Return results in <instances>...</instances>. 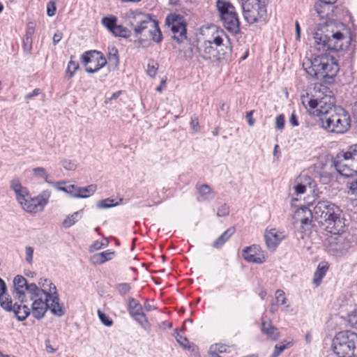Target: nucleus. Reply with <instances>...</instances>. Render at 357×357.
Returning <instances> with one entry per match:
<instances>
[{
    "instance_id": "16",
    "label": "nucleus",
    "mask_w": 357,
    "mask_h": 357,
    "mask_svg": "<svg viewBox=\"0 0 357 357\" xmlns=\"http://www.w3.org/2000/svg\"><path fill=\"white\" fill-rule=\"evenodd\" d=\"M312 218H313V211L307 208L297 209L293 217L294 227L298 230L301 229V234L310 231Z\"/></svg>"
},
{
    "instance_id": "35",
    "label": "nucleus",
    "mask_w": 357,
    "mask_h": 357,
    "mask_svg": "<svg viewBox=\"0 0 357 357\" xmlns=\"http://www.w3.org/2000/svg\"><path fill=\"white\" fill-rule=\"evenodd\" d=\"M158 69V64L153 60H150L148 63L146 73L149 76L153 77L155 76Z\"/></svg>"
},
{
    "instance_id": "27",
    "label": "nucleus",
    "mask_w": 357,
    "mask_h": 357,
    "mask_svg": "<svg viewBox=\"0 0 357 357\" xmlns=\"http://www.w3.org/2000/svg\"><path fill=\"white\" fill-rule=\"evenodd\" d=\"M13 305L12 299L8 292L3 294H0V305L4 310L11 312L13 310Z\"/></svg>"
},
{
    "instance_id": "57",
    "label": "nucleus",
    "mask_w": 357,
    "mask_h": 357,
    "mask_svg": "<svg viewBox=\"0 0 357 357\" xmlns=\"http://www.w3.org/2000/svg\"><path fill=\"white\" fill-rule=\"evenodd\" d=\"M24 48H26L28 47V50L30 51L31 48V44H32V38L29 37H24Z\"/></svg>"
},
{
    "instance_id": "14",
    "label": "nucleus",
    "mask_w": 357,
    "mask_h": 357,
    "mask_svg": "<svg viewBox=\"0 0 357 357\" xmlns=\"http://www.w3.org/2000/svg\"><path fill=\"white\" fill-rule=\"evenodd\" d=\"M82 61L86 66V71L89 73H94L102 68L107 63L106 59L102 54L96 50L86 52L82 56Z\"/></svg>"
},
{
    "instance_id": "24",
    "label": "nucleus",
    "mask_w": 357,
    "mask_h": 357,
    "mask_svg": "<svg viewBox=\"0 0 357 357\" xmlns=\"http://www.w3.org/2000/svg\"><path fill=\"white\" fill-rule=\"evenodd\" d=\"M303 181L305 183H298L295 186L296 195L303 194L306 191L307 188L310 191H314L313 188L315 187V183L310 176H305Z\"/></svg>"
},
{
    "instance_id": "19",
    "label": "nucleus",
    "mask_w": 357,
    "mask_h": 357,
    "mask_svg": "<svg viewBox=\"0 0 357 357\" xmlns=\"http://www.w3.org/2000/svg\"><path fill=\"white\" fill-rule=\"evenodd\" d=\"M284 238V236L282 233L278 232L275 229L266 231L264 234L266 246L271 251L275 250L280 242Z\"/></svg>"
},
{
    "instance_id": "13",
    "label": "nucleus",
    "mask_w": 357,
    "mask_h": 357,
    "mask_svg": "<svg viewBox=\"0 0 357 357\" xmlns=\"http://www.w3.org/2000/svg\"><path fill=\"white\" fill-rule=\"evenodd\" d=\"M129 24L133 26L135 37L144 36L148 38L147 33L152 29L155 21L151 16L142 13H130Z\"/></svg>"
},
{
    "instance_id": "20",
    "label": "nucleus",
    "mask_w": 357,
    "mask_h": 357,
    "mask_svg": "<svg viewBox=\"0 0 357 357\" xmlns=\"http://www.w3.org/2000/svg\"><path fill=\"white\" fill-rule=\"evenodd\" d=\"M26 303H21L20 305L17 303H15L13 305V310L11 312H14L16 318L19 321H24L30 314H32V310H31Z\"/></svg>"
},
{
    "instance_id": "38",
    "label": "nucleus",
    "mask_w": 357,
    "mask_h": 357,
    "mask_svg": "<svg viewBox=\"0 0 357 357\" xmlns=\"http://www.w3.org/2000/svg\"><path fill=\"white\" fill-rule=\"evenodd\" d=\"M33 248L31 246L25 247V261L29 265H32L33 262Z\"/></svg>"
},
{
    "instance_id": "7",
    "label": "nucleus",
    "mask_w": 357,
    "mask_h": 357,
    "mask_svg": "<svg viewBox=\"0 0 357 357\" xmlns=\"http://www.w3.org/2000/svg\"><path fill=\"white\" fill-rule=\"evenodd\" d=\"M10 188L15 192V198L22 208L27 213L42 211L48 204L51 191L45 190L38 196L31 197L26 188L23 187L18 178L10 181Z\"/></svg>"
},
{
    "instance_id": "28",
    "label": "nucleus",
    "mask_w": 357,
    "mask_h": 357,
    "mask_svg": "<svg viewBox=\"0 0 357 357\" xmlns=\"http://www.w3.org/2000/svg\"><path fill=\"white\" fill-rule=\"evenodd\" d=\"M97 189L96 185L91 184L86 187H79L77 198H86L93 195Z\"/></svg>"
},
{
    "instance_id": "8",
    "label": "nucleus",
    "mask_w": 357,
    "mask_h": 357,
    "mask_svg": "<svg viewBox=\"0 0 357 357\" xmlns=\"http://www.w3.org/2000/svg\"><path fill=\"white\" fill-rule=\"evenodd\" d=\"M332 349L338 357H357V333L349 330L338 332L333 339Z\"/></svg>"
},
{
    "instance_id": "60",
    "label": "nucleus",
    "mask_w": 357,
    "mask_h": 357,
    "mask_svg": "<svg viewBox=\"0 0 357 357\" xmlns=\"http://www.w3.org/2000/svg\"><path fill=\"white\" fill-rule=\"evenodd\" d=\"M295 29H296V39L298 40H299L300 37H301V27H300L298 22H297V21L295 23Z\"/></svg>"
},
{
    "instance_id": "62",
    "label": "nucleus",
    "mask_w": 357,
    "mask_h": 357,
    "mask_svg": "<svg viewBox=\"0 0 357 357\" xmlns=\"http://www.w3.org/2000/svg\"><path fill=\"white\" fill-rule=\"evenodd\" d=\"M121 93V91H116V92L112 94V96H111V98L109 100H106L105 102L107 103L109 101H111L112 100H116V98H119V96H120Z\"/></svg>"
},
{
    "instance_id": "26",
    "label": "nucleus",
    "mask_w": 357,
    "mask_h": 357,
    "mask_svg": "<svg viewBox=\"0 0 357 357\" xmlns=\"http://www.w3.org/2000/svg\"><path fill=\"white\" fill-rule=\"evenodd\" d=\"M82 217V211H78L68 215L63 221L62 225L65 228H69L77 222Z\"/></svg>"
},
{
    "instance_id": "53",
    "label": "nucleus",
    "mask_w": 357,
    "mask_h": 357,
    "mask_svg": "<svg viewBox=\"0 0 357 357\" xmlns=\"http://www.w3.org/2000/svg\"><path fill=\"white\" fill-rule=\"evenodd\" d=\"M191 128L195 131L197 132L199 130V120L197 116L192 117L190 122Z\"/></svg>"
},
{
    "instance_id": "9",
    "label": "nucleus",
    "mask_w": 357,
    "mask_h": 357,
    "mask_svg": "<svg viewBox=\"0 0 357 357\" xmlns=\"http://www.w3.org/2000/svg\"><path fill=\"white\" fill-rule=\"evenodd\" d=\"M333 164L337 172L343 176L350 177L357 174V144L338 154Z\"/></svg>"
},
{
    "instance_id": "59",
    "label": "nucleus",
    "mask_w": 357,
    "mask_h": 357,
    "mask_svg": "<svg viewBox=\"0 0 357 357\" xmlns=\"http://www.w3.org/2000/svg\"><path fill=\"white\" fill-rule=\"evenodd\" d=\"M8 292L5 282L0 278V294H3Z\"/></svg>"
},
{
    "instance_id": "42",
    "label": "nucleus",
    "mask_w": 357,
    "mask_h": 357,
    "mask_svg": "<svg viewBox=\"0 0 357 357\" xmlns=\"http://www.w3.org/2000/svg\"><path fill=\"white\" fill-rule=\"evenodd\" d=\"M291 346V342L287 343L286 345L278 346V344H276L275 346L274 351L272 354L271 357H278L284 349L290 347Z\"/></svg>"
},
{
    "instance_id": "18",
    "label": "nucleus",
    "mask_w": 357,
    "mask_h": 357,
    "mask_svg": "<svg viewBox=\"0 0 357 357\" xmlns=\"http://www.w3.org/2000/svg\"><path fill=\"white\" fill-rule=\"evenodd\" d=\"M243 257L248 262L262 264L265 261L264 251L257 245H252L243 250Z\"/></svg>"
},
{
    "instance_id": "56",
    "label": "nucleus",
    "mask_w": 357,
    "mask_h": 357,
    "mask_svg": "<svg viewBox=\"0 0 357 357\" xmlns=\"http://www.w3.org/2000/svg\"><path fill=\"white\" fill-rule=\"evenodd\" d=\"M62 37H63V33L61 31H57L54 34V36H53V43L54 45L57 44L61 40Z\"/></svg>"
},
{
    "instance_id": "50",
    "label": "nucleus",
    "mask_w": 357,
    "mask_h": 357,
    "mask_svg": "<svg viewBox=\"0 0 357 357\" xmlns=\"http://www.w3.org/2000/svg\"><path fill=\"white\" fill-rule=\"evenodd\" d=\"M35 32V25L34 23L30 22L27 24L26 31V37L31 38Z\"/></svg>"
},
{
    "instance_id": "1",
    "label": "nucleus",
    "mask_w": 357,
    "mask_h": 357,
    "mask_svg": "<svg viewBox=\"0 0 357 357\" xmlns=\"http://www.w3.org/2000/svg\"><path fill=\"white\" fill-rule=\"evenodd\" d=\"M38 285L28 283L25 278L17 275L13 279V296L20 303L32 302V316L37 319H42L47 310L56 316H63L65 310L59 303L56 286L47 278H40Z\"/></svg>"
},
{
    "instance_id": "11",
    "label": "nucleus",
    "mask_w": 357,
    "mask_h": 357,
    "mask_svg": "<svg viewBox=\"0 0 357 357\" xmlns=\"http://www.w3.org/2000/svg\"><path fill=\"white\" fill-rule=\"evenodd\" d=\"M331 233L325 242L326 251L333 255H342L352 246V236L349 233Z\"/></svg>"
},
{
    "instance_id": "29",
    "label": "nucleus",
    "mask_w": 357,
    "mask_h": 357,
    "mask_svg": "<svg viewBox=\"0 0 357 357\" xmlns=\"http://www.w3.org/2000/svg\"><path fill=\"white\" fill-rule=\"evenodd\" d=\"M107 58L109 62L117 68L119 65V58L118 50L114 47H108Z\"/></svg>"
},
{
    "instance_id": "48",
    "label": "nucleus",
    "mask_w": 357,
    "mask_h": 357,
    "mask_svg": "<svg viewBox=\"0 0 357 357\" xmlns=\"http://www.w3.org/2000/svg\"><path fill=\"white\" fill-rule=\"evenodd\" d=\"M62 166L67 170H75L77 167V165L74 162L68 160L62 162Z\"/></svg>"
},
{
    "instance_id": "37",
    "label": "nucleus",
    "mask_w": 357,
    "mask_h": 357,
    "mask_svg": "<svg viewBox=\"0 0 357 357\" xmlns=\"http://www.w3.org/2000/svg\"><path fill=\"white\" fill-rule=\"evenodd\" d=\"M349 191L348 193L351 195H357V177L353 178L350 181H349L347 184Z\"/></svg>"
},
{
    "instance_id": "17",
    "label": "nucleus",
    "mask_w": 357,
    "mask_h": 357,
    "mask_svg": "<svg viewBox=\"0 0 357 357\" xmlns=\"http://www.w3.org/2000/svg\"><path fill=\"white\" fill-rule=\"evenodd\" d=\"M128 311L129 314L144 328L147 329L149 326L148 319L143 312L142 305L134 298H128Z\"/></svg>"
},
{
    "instance_id": "36",
    "label": "nucleus",
    "mask_w": 357,
    "mask_h": 357,
    "mask_svg": "<svg viewBox=\"0 0 357 357\" xmlns=\"http://www.w3.org/2000/svg\"><path fill=\"white\" fill-rule=\"evenodd\" d=\"M79 68L78 63L73 61L72 59L70 61L66 70V73L69 78H71L75 71Z\"/></svg>"
},
{
    "instance_id": "54",
    "label": "nucleus",
    "mask_w": 357,
    "mask_h": 357,
    "mask_svg": "<svg viewBox=\"0 0 357 357\" xmlns=\"http://www.w3.org/2000/svg\"><path fill=\"white\" fill-rule=\"evenodd\" d=\"M289 123L294 127L298 126L299 125L295 112H293L290 116Z\"/></svg>"
},
{
    "instance_id": "10",
    "label": "nucleus",
    "mask_w": 357,
    "mask_h": 357,
    "mask_svg": "<svg viewBox=\"0 0 357 357\" xmlns=\"http://www.w3.org/2000/svg\"><path fill=\"white\" fill-rule=\"evenodd\" d=\"M215 7L224 27L229 32H240V21L235 7L228 1L217 0Z\"/></svg>"
},
{
    "instance_id": "5",
    "label": "nucleus",
    "mask_w": 357,
    "mask_h": 357,
    "mask_svg": "<svg viewBox=\"0 0 357 357\" xmlns=\"http://www.w3.org/2000/svg\"><path fill=\"white\" fill-rule=\"evenodd\" d=\"M315 48L318 51H340L347 48L349 40L340 30H334L332 24L317 28L313 33Z\"/></svg>"
},
{
    "instance_id": "40",
    "label": "nucleus",
    "mask_w": 357,
    "mask_h": 357,
    "mask_svg": "<svg viewBox=\"0 0 357 357\" xmlns=\"http://www.w3.org/2000/svg\"><path fill=\"white\" fill-rule=\"evenodd\" d=\"M98 315L101 322L106 326H111L113 324L112 320L100 310H98Z\"/></svg>"
},
{
    "instance_id": "52",
    "label": "nucleus",
    "mask_w": 357,
    "mask_h": 357,
    "mask_svg": "<svg viewBox=\"0 0 357 357\" xmlns=\"http://www.w3.org/2000/svg\"><path fill=\"white\" fill-rule=\"evenodd\" d=\"M50 183L52 184L53 186L55 188V189H56L57 190L63 191V192L68 193V185H66V186L62 185L66 183L65 182H56V183L51 182Z\"/></svg>"
},
{
    "instance_id": "47",
    "label": "nucleus",
    "mask_w": 357,
    "mask_h": 357,
    "mask_svg": "<svg viewBox=\"0 0 357 357\" xmlns=\"http://www.w3.org/2000/svg\"><path fill=\"white\" fill-rule=\"evenodd\" d=\"M229 206L227 204H224L218 208V211H217V215L218 217H224V216L227 215L229 214Z\"/></svg>"
},
{
    "instance_id": "55",
    "label": "nucleus",
    "mask_w": 357,
    "mask_h": 357,
    "mask_svg": "<svg viewBox=\"0 0 357 357\" xmlns=\"http://www.w3.org/2000/svg\"><path fill=\"white\" fill-rule=\"evenodd\" d=\"M254 111H250L246 114V119L250 126H252L255 124V120L252 118Z\"/></svg>"
},
{
    "instance_id": "39",
    "label": "nucleus",
    "mask_w": 357,
    "mask_h": 357,
    "mask_svg": "<svg viewBox=\"0 0 357 357\" xmlns=\"http://www.w3.org/2000/svg\"><path fill=\"white\" fill-rule=\"evenodd\" d=\"M130 289V285L128 283H121L116 286V289L121 296L128 294Z\"/></svg>"
},
{
    "instance_id": "32",
    "label": "nucleus",
    "mask_w": 357,
    "mask_h": 357,
    "mask_svg": "<svg viewBox=\"0 0 357 357\" xmlns=\"http://www.w3.org/2000/svg\"><path fill=\"white\" fill-rule=\"evenodd\" d=\"M112 33L115 36L127 38L130 36V31L121 25H116Z\"/></svg>"
},
{
    "instance_id": "30",
    "label": "nucleus",
    "mask_w": 357,
    "mask_h": 357,
    "mask_svg": "<svg viewBox=\"0 0 357 357\" xmlns=\"http://www.w3.org/2000/svg\"><path fill=\"white\" fill-rule=\"evenodd\" d=\"M147 35L156 43H160L162 40V33L156 22L152 29L148 31Z\"/></svg>"
},
{
    "instance_id": "45",
    "label": "nucleus",
    "mask_w": 357,
    "mask_h": 357,
    "mask_svg": "<svg viewBox=\"0 0 357 357\" xmlns=\"http://www.w3.org/2000/svg\"><path fill=\"white\" fill-rule=\"evenodd\" d=\"M284 116L283 114H280L276 116L275 119V128L279 130H282L284 128Z\"/></svg>"
},
{
    "instance_id": "2",
    "label": "nucleus",
    "mask_w": 357,
    "mask_h": 357,
    "mask_svg": "<svg viewBox=\"0 0 357 357\" xmlns=\"http://www.w3.org/2000/svg\"><path fill=\"white\" fill-rule=\"evenodd\" d=\"M307 105L310 109H316L313 112L320 116L321 127L329 132L343 134L351 126V119L347 111L335 105L333 92L325 85L315 84Z\"/></svg>"
},
{
    "instance_id": "23",
    "label": "nucleus",
    "mask_w": 357,
    "mask_h": 357,
    "mask_svg": "<svg viewBox=\"0 0 357 357\" xmlns=\"http://www.w3.org/2000/svg\"><path fill=\"white\" fill-rule=\"evenodd\" d=\"M235 228L229 227L224 231L213 243L214 248H220L234 234Z\"/></svg>"
},
{
    "instance_id": "15",
    "label": "nucleus",
    "mask_w": 357,
    "mask_h": 357,
    "mask_svg": "<svg viewBox=\"0 0 357 357\" xmlns=\"http://www.w3.org/2000/svg\"><path fill=\"white\" fill-rule=\"evenodd\" d=\"M166 24L173 33V38L181 43L186 39V23L183 16L171 14L166 18Z\"/></svg>"
},
{
    "instance_id": "6",
    "label": "nucleus",
    "mask_w": 357,
    "mask_h": 357,
    "mask_svg": "<svg viewBox=\"0 0 357 357\" xmlns=\"http://www.w3.org/2000/svg\"><path fill=\"white\" fill-rule=\"evenodd\" d=\"M337 206L326 200L318 202L313 208V218L330 233L343 231L345 224Z\"/></svg>"
},
{
    "instance_id": "58",
    "label": "nucleus",
    "mask_w": 357,
    "mask_h": 357,
    "mask_svg": "<svg viewBox=\"0 0 357 357\" xmlns=\"http://www.w3.org/2000/svg\"><path fill=\"white\" fill-rule=\"evenodd\" d=\"M40 93V89H35L31 93H27L25 96V98L29 100L31 99L32 98L38 96Z\"/></svg>"
},
{
    "instance_id": "61",
    "label": "nucleus",
    "mask_w": 357,
    "mask_h": 357,
    "mask_svg": "<svg viewBox=\"0 0 357 357\" xmlns=\"http://www.w3.org/2000/svg\"><path fill=\"white\" fill-rule=\"evenodd\" d=\"M278 309V303H276V301H273L270 306V312L271 313L273 314L275 313Z\"/></svg>"
},
{
    "instance_id": "44",
    "label": "nucleus",
    "mask_w": 357,
    "mask_h": 357,
    "mask_svg": "<svg viewBox=\"0 0 357 357\" xmlns=\"http://www.w3.org/2000/svg\"><path fill=\"white\" fill-rule=\"evenodd\" d=\"M56 10V1H50L47 5V15L52 17L55 15Z\"/></svg>"
},
{
    "instance_id": "46",
    "label": "nucleus",
    "mask_w": 357,
    "mask_h": 357,
    "mask_svg": "<svg viewBox=\"0 0 357 357\" xmlns=\"http://www.w3.org/2000/svg\"><path fill=\"white\" fill-rule=\"evenodd\" d=\"M348 321L351 327L357 330V311H354L349 314Z\"/></svg>"
},
{
    "instance_id": "22",
    "label": "nucleus",
    "mask_w": 357,
    "mask_h": 357,
    "mask_svg": "<svg viewBox=\"0 0 357 357\" xmlns=\"http://www.w3.org/2000/svg\"><path fill=\"white\" fill-rule=\"evenodd\" d=\"M261 331L273 340H276L279 337V332L271 321H266L264 319L261 322Z\"/></svg>"
},
{
    "instance_id": "4",
    "label": "nucleus",
    "mask_w": 357,
    "mask_h": 357,
    "mask_svg": "<svg viewBox=\"0 0 357 357\" xmlns=\"http://www.w3.org/2000/svg\"><path fill=\"white\" fill-rule=\"evenodd\" d=\"M303 68L306 73L326 84H331L339 70L338 64L333 56L321 54L314 59H305Z\"/></svg>"
},
{
    "instance_id": "12",
    "label": "nucleus",
    "mask_w": 357,
    "mask_h": 357,
    "mask_svg": "<svg viewBox=\"0 0 357 357\" xmlns=\"http://www.w3.org/2000/svg\"><path fill=\"white\" fill-rule=\"evenodd\" d=\"M241 8L245 20L249 24L261 21L266 15V9L261 0H241Z\"/></svg>"
},
{
    "instance_id": "63",
    "label": "nucleus",
    "mask_w": 357,
    "mask_h": 357,
    "mask_svg": "<svg viewBox=\"0 0 357 357\" xmlns=\"http://www.w3.org/2000/svg\"><path fill=\"white\" fill-rule=\"evenodd\" d=\"M144 307L146 309V311H152L153 310H154V307L151 305L149 304V303L146 302L144 303Z\"/></svg>"
},
{
    "instance_id": "21",
    "label": "nucleus",
    "mask_w": 357,
    "mask_h": 357,
    "mask_svg": "<svg viewBox=\"0 0 357 357\" xmlns=\"http://www.w3.org/2000/svg\"><path fill=\"white\" fill-rule=\"evenodd\" d=\"M196 189L199 197V201H211L213 199L215 194L211 188L207 184H197Z\"/></svg>"
},
{
    "instance_id": "51",
    "label": "nucleus",
    "mask_w": 357,
    "mask_h": 357,
    "mask_svg": "<svg viewBox=\"0 0 357 357\" xmlns=\"http://www.w3.org/2000/svg\"><path fill=\"white\" fill-rule=\"evenodd\" d=\"M68 194H70L72 197L77 198V195H78L79 186L75 185L70 184L68 185Z\"/></svg>"
},
{
    "instance_id": "43",
    "label": "nucleus",
    "mask_w": 357,
    "mask_h": 357,
    "mask_svg": "<svg viewBox=\"0 0 357 357\" xmlns=\"http://www.w3.org/2000/svg\"><path fill=\"white\" fill-rule=\"evenodd\" d=\"M275 301L281 305L286 304L287 298L282 290L278 289L275 291Z\"/></svg>"
},
{
    "instance_id": "49",
    "label": "nucleus",
    "mask_w": 357,
    "mask_h": 357,
    "mask_svg": "<svg viewBox=\"0 0 357 357\" xmlns=\"http://www.w3.org/2000/svg\"><path fill=\"white\" fill-rule=\"evenodd\" d=\"M176 340L179 343V344L181 347H183L184 349H190V346H188V344L189 342H188V340L186 337H183L178 334L176 336Z\"/></svg>"
},
{
    "instance_id": "33",
    "label": "nucleus",
    "mask_w": 357,
    "mask_h": 357,
    "mask_svg": "<svg viewBox=\"0 0 357 357\" xmlns=\"http://www.w3.org/2000/svg\"><path fill=\"white\" fill-rule=\"evenodd\" d=\"M117 18L115 16L104 17L102 19V24L111 32L116 25Z\"/></svg>"
},
{
    "instance_id": "64",
    "label": "nucleus",
    "mask_w": 357,
    "mask_h": 357,
    "mask_svg": "<svg viewBox=\"0 0 357 357\" xmlns=\"http://www.w3.org/2000/svg\"><path fill=\"white\" fill-rule=\"evenodd\" d=\"M102 245V243H100V242H98V241H96V242L93 244V246L94 247V248H95V249L98 250V249H100V248H101Z\"/></svg>"
},
{
    "instance_id": "31",
    "label": "nucleus",
    "mask_w": 357,
    "mask_h": 357,
    "mask_svg": "<svg viewBox=\"0 0 357 357\" xmlns=\"http://www.w3.org/2000/svg\"><path fill=\"white\" fill-rule=\"evenodd\" d=\"M328 270V267L326 266H321L320 265L318 266L314 274V278H313V283L315 284L316 287L319 286L321 283V281L322 278L326 275V273Z\"/></svg>"
},
{
    "instance_id": "3",
    "label": "nucleus",
    "mask_w": 357,
    "mask_h": 357,
    "mask_svg": "<svg viewBox=\"0 0 357 357\" xmlns=\"http://www.w3.org/2000/svg\"><path fill=\"white\" fill-rule=\"evenodd\" d=\"M202 34L203 38L197 40V50L204 60L214 62L231 56L232 47L229 39L224 42L222 30L211 26L203 29Z\"/></svg>"
},
{
    "instance_id": "41",
    "label": "nucleus",
    "mask_w": 357,
    "mask_h": 357,
    "mask_svg": "<svg viewBox=\"0 0 357 357\" xmlns=\"http://www.w3.org/2000/svg\"><path fill=\"white\" fill-rule=\"evenodd\" d=\"M33 172L34 173V175L38 177L44 178L45 181L48 183H50L51 182H49L47 180L48 174L46 172V170L43 167H36L33 169Z\"/></svg>"
},
{
    "instance_id": "25",
    "label": "nucleus",
    "mask_w": 357,
    "mask_h": 357,
    "mask_svg": "<svg viewBox=\"0 0 357 357\" xmlns=\"http://www.w3.org/2000/svg\"><path fill=\"white\" fill-rule=\"evenodd\" d=\"M114 256V252L106 250L93 255L91 260L95 264H102L110 259Z\"/></svg>"
},
{
    "instance_id": "34",
    "label": "nucleus",
    "mask_w": 357,
    "mask_h": 357,
    "mask_svg": "<svg viewBox=\"0 0 357 357\" xmlns=\"http://www.w3.org/2000/svg\"><path fill=\"white\" fill-rule=\"evenodd\" d=\"M119 204L118 202H114V200L112 199H105L99 201L97 203V207L98 208H109L115 206H117Z\"/></svg>"
}]
</instances>
